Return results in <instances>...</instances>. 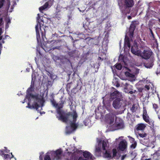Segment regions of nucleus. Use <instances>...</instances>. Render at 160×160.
I'll list each match as a JSON object with an SVG mask.
<instances>
[{
    "label": "nucleus",
    "instance_id": "nucleus-1",
    "mask_svg": "<svg viewBox=\"0 0 160 160\" xmlns=\"http://www.w3.org/2000/svg\"><path fill=\"white\" fill-rule=\"evenodd\" d=\"M64 101H62L57 109V112L58 116H57L58 120L63 122L67 123L69 121L70 117L72 116L71 112H68L61 109L63 107Z\"/></svg>",
    "mask_w": 160,
    "mask_h": 160
},
{
    "label": "nucleus",
    "instance_id": "nucleus-2",
    "mask_svg": "<svg viewBox=\"0 0 160 160\" xmlns=\"http://www.w3.org/2000/svg\"><path fill=\"white\" fill-rule=\"evenodd\" d=\"M123 97L121 93H120L117 90L111 93L110 95V99L114 100L112 105L115 109H118L121 107L122 101Z\"/></svg>",
    "mask_w": 160,
    "mask_h": 160
},
{
    "label": "nucleus",
    "instance_id": "nucleus-3",
    "mask_svg": "<svg viewBox=\"0 0 160 160\" xmlns=\"http://www.w3.org/2000/svg\"><path fill=\"white\" fill-rule=\"evenodd\" d=\"M140 48L142 49V51L141 50L138 56L145 60L148 59L152 56L153 53L149 47L140 45Z\"/></svg>",
    "mask_w": 160,
    "mask_h": 160
},
{
    "label": "nucleus",
    "instance_id": "nucleus-4",
    "mask_svg": "<svg viewBox=\"0 0 160 160\" xmlns=\"http://www.w3.org/2000/svg\"><path fill=\"white\" fill-rule=\"evenodd\" d=\"M32 91V85L30 87L28 88L27 90V94L26 96V98L27 99L28 101H31L32 99H35L36 100L40 101V98L38 97V95H33L31 93Z\"/></svg>",
    "mask_w": 160,
    "mask_h": 160
},
{
    "label": "nucleus",
    "instance_id": "nucleus-5",
    "mask_svg": "<svg viewBox=\"0 0 160 160\" xmlns=\"http://www.w3.org/2000/svg\"><path fill=\"white\" fill-rule=\"evenodd\" d=\"M77 117L78 115L76 111H73V114H72V116L70 117L69 121L68 122H70V126L73 129H76L78 127V125L76 123Z\"/></svg>",
    "mask_w": 160,
    "mask_h": 160
},
{
    "label": "nucleus",
    "instance_id": "nucleus-6",
    "mask_svg": "<svg viewBox=\"0 0 160 160\" xmlns=\"http://www.w3.org/2000/svg\"><path fill=\"white\" fill-rule=\"evenodd\" d=\"M33 101V103L31 105L30 102L31 101H28V105L26 107V108H28L30 109H35L37 111H38V109L40 107V105L38 103L42 104L43 100L42 99L40 98V101L36 100L35 99H32Z\"/></svg>",
    "mask_w": 160,
    "mask_h": 160
},
{
    "label": "nucleus",
    "instance_id": "nucleus-7",
    "mask_svg": "<svg viewBox=\"0 0 160 160\" xmlns=\"http://www.w3.org/2000/svg\"><path fill=\"white\" fill-rule=\"evenodd\" d=\"M141 50H138L137 43L134 42L133 45L132 46L131 49V52L134 54L138 56Z\"/></svg>",
    "mask_w": 160,
    "mask_h": 160
},
{
    "label": "nucleus",
    "instance_id": "nucleus-8",
    "mask_svg": "<svg viewBox=\"0 0 160 160\" xmlns=\"http://www.w3.org/2000/svg\"><path fill=\"white\" fill-rule=\"evenodd\" d=\"M54 1V0H49L46 2L43 6L39 8L40 11L42 12V10H45L47 8H50L53 5Z\"/></svg>",
    "mask_w": 160,
    "mask_h": 160
},
{
    "label": "nucleus",
    "instance_id": "nucleus-9",
    "mask_svg": "<svg viewBox=\"0 0 160 160\" xmlns=\"http://www.w3.org/2000/svg\"><path fill=\"white\" fill-rule=\"evenodd\" d=\"M135 21H132L129 28V36L130 38L133 37L134 32L136 27Z\"/></svg>",
    "mask_w": 160,
    "mask_h": 160
},
{
    "label": "nucleus",
    "instance_id": "nucleus-10",
    "mask_svg": "<svg viewBox=\"0 0 160 160\" xmlns=\"http://www.w3.org/2000/svg\"><path fill=\"white\" fill-rule=\"evenodd\" d=\"M38 16L37 17V22H38V23L35 26V30H36V35H37V41L38 42H39V40H40V35L39 33V29H38V24H39L40 25V28L41 29V25L40 24V22H39V20L40 19V16H39V14H38Z\"/></svg>",
    "mask_w": 160,
    "mask_h": 160
},
{
    "label": "nucleus",
    "instance_id": "nucleus-11",
    "mask_svg": "<svg viewBox=\"0 0 160 160\" xmlns=\"http://www.w3.org/2000/svg\"><path fill=\"white\" fill-rule=\"evenodd\" d=\"M134 4L133 0H124L123 6L126 8H132Z\"/></svg>",
    "mask_w": 160,
    "mask_h": 160
},
{
    "label": "nucleus",
    "instance_id": "nucleus-12",
    "mask_svg": "<svg viewBox=\"0 0 160 160\" xmlns=\"http://www.w3.org/2000/svg\"><path fill=\"white\" fill-rule=\"evenodd\" d=\"M127 146V143L123 141L120 142L118 145V148L120 150L124 151L126 148Z\"/></svg>",
    "mask_w": 160,
    "mask_h": 160
},
{
    "label": "nucleus",
    "instance_id": "nucleus-13",
    "mask_svg": "<svg viewBox=\"0 0 160 160\" xmlns=\"http://www.w3.org/2000/svg\"><path fill=\"white\" fill-rule=\"evenodd\" d=\"M62 151L61 149H58L54 152L55 158L57 160L61 158Z\"/></svg>",
    "mask_w": 160,
    "mask_h": 160
},
{
    "label": "nucleus",
    "instance_id": "nucleus-14",
    "mask_svg": "<svg viewBox=\"0 0 160 160\" xmlns=\"http://www.w3.org/2000/svg\"><path fill=\"white\" fill-rule=\"evenodd\" d=\"M124 46L128 48H130L131 47V45L130 42V39L129 38L126 36H125L124 39Z\"/></svg>",
    "mask_w": 160,
    "mask_h": 160
},
{
    "label": "nucleus",
    "instance_id": "nucleus-15",
    "mask_svg": "<svg viewBox=\"0 0 160 160\" xmlns=\"http://www.w3.org/2000/svg\"><path fill=\"white\" fill-rule=\"evenodd\" d=\"M112 152L106 150L103 154V156L105 158H112Z\"/></svg>",
    "mask_w": 160,
    "mask_h": 160
},
{
    "label": "nucleus",
    "instance_id": "nucleus-16",
    "mask_svg": "<svg viewBox=\"0 0 160 160\" xmlns=\"http://www.w3.org/2000/svg\"><path fill=\"white\" fill-rule=\"evenodd\" d=\"M83 156L87 159H92V154L89 152L85 151L83 152Z\"/></svg>",
    "mask_w": 160,
    "mask_h": 160
},
{
    "label": "nucleus",
    "instance_id": "nucleus-17",
    "mask_svg": "<svg viewBox=\"0 0 160 160\" xmlns=\"http://www.w3.org/2000/svg\"><path fill=\"white\" fill-rule=\"evenodd\" d=\"M116 123V127L119 129H122L124 127V124L123 122H117V120H115Z\"/></svg>",
    "mask_w": 160,
    "mask_h": 160
},
{
    "label": "nucleus",
    "instance_id": "nucleus-18",
    "mask_svg": "<svg viewBox=\"0 0 160 160\" xmlns=\"http://www.w3.org/2000/svg\"><path fill=\"white\" fill-rule=\"evenodd\" d=\"M145 125L143 124L140 123L137 125L136 129L138 130H142L145 128Z\"/></svg>",
    "mask_w": 160,
    "mask_h": 160
},
{
    "label": "nucleus",
    "instance_id": "nucleus-19",
    "mask_svg": "<svg viewBox=\"0 0 160 160\" xmlns=\"http://www.w3.org/2000/svg\"><path fill=\"white\" fill-rule=\"evenodd\" d=\"M137 155L135 153L133 152V151L130 152V153L128 154V158H130L131 160H132L136 157Z\"/></svg>",
    "mask_w": 160,
    "mask_h": 160
},
{
    "label": "nucleus",
    "instance_id": "nucleus-20",
    "mask_svg": "<svg viewBox=\"0 0 160 160\" xmlns=\"http://www.w3.org/2000/svg\"><path fill=\"white\" fill-rule=\"evenodd\" d=\"M11 153V156L8 154H4L3 157H4V160H10L13 157V156L12 154V153Z\"/></svg>",
    "mask_w": 160,
    "mask_h": 160
},
{
    "label": "nucleus",
    "instance_id": "nucleus-21",
    "mask_svg": "<svg viewBox=\"0 0 160 160\" xmlns=\"http://www.w3.org/2000/svg\"><path fill=\"white\" fill-rule=\"evenodd\" d=\"M143 118L144 120L147 122L151 125L150 122L149 120V117L148 115H142Z\"/></svg>",
    "mask_w": 160,
    "mask_h": 160
},
{
    "label": "nucleus",
    "instance_id": "nucleus-22",
    "mask_svg": "<svg viewBox=\"0 0 160 160\" xmlns=\"http://www.w3.org/2000/svg\"><path fill=\"white\" fill-rule=\"evenodd\" d=\"M66 58L65 57L63 56H60V58L59 60H60V62L62 64H64L66 62Z\"/></svg>",
    "mask_w": 160,
    "mask_h": 160
},
{
    "label": "nucleus",
    "instance_id": "nucleus-23",
    "mask_svg": "<svg viewBox=\"0 0 160 160\" xmlns=\"http://www.w3.org/2000/svg\"><path fill=\"white\" fill-rule=\"evenodd\" d=\"M153 65V64L152 62H151L150 63H147L145 64V66L147 68H152Z\"/></svg>",
    "mask_w": 160,
    "mask_h": 160
},
{
    "label": "nucleus",
    "instance_id": "nucleus-24",
    "mask_svg": "<svg viewBox=\"0 0 160 160\" xmlns=\"http://www.w3.org/2000/svg\"><path fill=\"white\" fill-rule=\"evenodd\" d=\"M50 101L52 103V105L54 107L56 108H57L58 106V104L56 103V101L54 99L51 100Z\"/></svg>",
    "mask_w": 160,
    "mask_h": 160
},
{
    "label": "nucleus",
    "instance_id": "nucleus-25",
    "mask_svg": "<svg viewBox=\"0 0 160 160\" xmlns=\"http://www.w3.org/2000/svg\"><path fill=\"white\" fill-rule=\"evenodd\" d=\"M118 153V152L116 149L115 148L112 149V158H114L117 156V155Z\"/></svg>",
    "mask_w": 160,
    "mask_h": 160
},
{
    "label": "nucleus",
    "instance_id": "nucleus-26",
    "mask_svg": "<svg viewBox=\"0 0 160 160\" xmlns=\"http://www.w3.org/2000/svg\"><path fill=\"white\" fill-rule=\"evenodd\" d=\"M152 40L153 41V46L154 47L158 48V44L157 40L155 38L154 39H152Z\"/></svg>",
    "mask_w": 160,
    "mask_h": 160
},
{
    "label": "nucleus",
    "instance_id": "nucleus-27",
    "mask_svg": "<svg viewBox=\"0 0 160 160\" xmlns=\"http://www.w3.org/2000/svg\"><path fill=\"white\" fill-rule=\"evenodd\" d=\"M122 65L120 63H117L115 65V68L118 70H120L122 68Z\"/></svg>",
    "mask_w": 160,
    "mask_h": 160
},
{
    "label": "nucleus",
    "instance_id": "nucleus-28",
    "mask_svg": "<svg viewBox=\"0 0 160 160\" xmlns=\"http://www.w3.org/2000/svg\"><path fill=\"white\" fill-rule=\"evenodd\" d=\"M107 147L106 142L103 141L102 142V148L103 150H106V148Z\"/></svg>",
    "mask_w": 160,
    "mask_h": 160
},
{
    "label": "nucleus",
    "instance_id": "nucleus-29",
    "mask_svg": "<svg viewBox=\"0 0 160 160\" xmlns=\"http://www.w3.org/2000/svg\"><path fill=\"white\" fill-rule=\"evenodd\" d=\"M150 88H151V87L150 85L149 84L148 85H145L143 88V89H144L145 91H148L149 90Z\"/></svg>",
    "mask_w": 160,
    "mask_h": 160
},
{
    "label": "nucleus",
    "instance_id": "nucleus-30",
    "mask_svg": "<svg viewBox=\"0 0 160 160\" xmlns=\"http://www.w3.org/2000/svg\"><path fill=\"white\" fill-rule=\"evenodd\" d=\"M138 135L142 138H143L146 137L147 134L145 133H138Z\"/></svg>",
    "mask_w": 160,
    "mask_h": 160
},
{
    "label": "nucleus",
    "instance_id": "nucleus-31",
    "mask_svg": "<svg viewBox=\"0 0 160 160\" xmlns=\"http://www.w3.org/2000/svg\"><path fill=\"white\" fill-rule=\"evenodd\" d=\"M149 30L150 32V33L151 34V35L150 36L151 38L152 39H154L155 38V37H154V34L151 28H149Z\"/></svg>",
    "mask_w": 160,
    "mask_h": 160
},
{
    "label": "nucleus",
    "instance_id": "nucleus-32",
    "mask_svg": "<svg viewBox=\"0 0 160 160\" xmlns=\"http://www.w3.org/2000/svg\"><path fill=\"white\" fill-rule=\"evenodd\" d=\"M72 84V82L68 83L67 85V90L69 91L71 88V84Z\"/></svg>",
    "mask_w": 160,
    "mask_h": 160
},
{
    "label": "nucleus",
    "instance_id": "nucleus-33",
    "mask_svg": "<svg viewBox=\"0 0 160 160\" xmlns=\"http://www.w3.org/2000/svg\"><path fill=\"white\" fill-rule=\"evenodd\" d=\"M137 145L136 142H134V143H132V144L130 146V148L132 149H134Z\"/></svg>",
    "mask_w": 160,
    "mask_h": 160
},
{
    "label": "nucleus",
    "instance_id": "nucleus-34",
    "mask_svg": "<svg viewBox=\"0 0 160 160\" xmlns=\"http://www.w3.org/2000/svg\"><path fill=\"white\" fill-rule=\"evenodd\" d=\"M43 29L44 30V32H43L42 31L41 32V35L43 39V40H44V38H46L45 37V29L43 28Z\"/></svg>",
    "mask_w": 160,
    "mask_h": 160
},
{
    "label": "nucleus",
    "instance_id": "nucleus-35",
    "mask_svg": "<svg viewBox=\"0 0 160 160\" xmlns=\"http://www.w3.org/2000/svg\"><path fill=\"white\" fill-rule=\"evenodd\" d=\"M128 137L129 138V140L131 143H134V142H136L135 141L134 139L132 137L130 136H128Z\"/></svg>",
    "mask_w": 160,
    "mask_h": 160
},
{
    "label": "nucleus",
    "instance_id": "nucleus-36",
    "mask_svg": "<svg viewBox=\"0 0 160 160\" xmlns=\"http://www.w3.org/2000/svg\"><path fill=\"white\" fill-rule=\"evenodd\" d=\"M60 58V57H59L54 55L53 56L52 58L54 61H56L58 60H59Z\"/></svg>",
    "mask_w": 160,
    "mask_h": 160
},
{
    "label": "nucleus",
    "instance_id": "nucleus-37",
    "mask_svg": "<svg viewBox=\"0 0 160 160\" xmlns=\"http://www.w3.org/2000/svg\"><path fill=\"white\" fill-rule=\"evenodd\" d=\"M143 115H148L147 111L145 108H143Z\"/></svg>",
    "mask_w": 160,
    "mask_h": 160
},
{
    "label": "nucleus",
    "instance_id": "nucleus-38",
    "mask_svg": "<svg viewBox=\"0 0 160 160\" xmlns=\"http://www.w3.org/2000/svg\"><path fill=\"white\" fill-rule=\"evenodd\" d=\"M124 86H125V89H128V87H132V86L129 85V84H128L127 83H125L124 84Z\"/></svg>",
    "mask_w": 160,
    "mask_h": 160
},
{
    "label": "nucleus",
    "instance_id": "nucleus-39",
    "mask_svg": "<svg viewBox=\"0 0 160 160\" xmlns=\"http://www.w3.org/2000/svg\"><path fill=\"white\" fill-rule=\"evenodd\" d=\"M44 160H51L50 156L48 155H46L44 157Z\"/></svg>",
    "mask_w": 160,
    "mask_h": 160
},
{
    "label": "nucleus",
    "instance_id": "nucleus-40",
    "mask_svg": "<svg viewBox=\"0 0 160 160\" xmlns=\"http://www.w3.org/2000/svg\"><path fill=\"white\" fill-rule=\"evenodd\" d=\"M55 16L57 18H61V14L58 13H56Z\"/></svg>",
    "mask_w": 160,
    "mask_h": 160
},
{
    "label": "nucleus",
    "instance_id": "nucleus-41",
    "mask_svg": "<svg viewBox=\"0 0 160 160\" xmlns=\"http://www.w3.org/2000/svg\"><path fill=\"white\" fill-rule=\"evenodd\" d=\"M153 108L155 110H156L157 108H158V105L156 104H153Z\"/></svg>",
    "mask_w": 160,
    "mask_h": 160
},
{
    "label": "nucleus",
    "instance_id": "nucleus-42",
    "mask_svg": "<svg viewBox=\"0 0 160 160\" xmlns=\"http://www.w3.org/2000/svg\"><path fill=\"white\" fill-rule=\"evenodd\" d=\"M128 158V154H125L124 155H123L121 158V160H123L124 159L126 158Z\"/></svg>",
    "mask_w": 160,
    "mask_h": 160
},
{
    "label": "nucleus",
    "instance_id": "nucleus-43",
    "mask_svg": "<svg viewBox=\"0 0 160 160\" xmlns=\"http://www.w3.org/2000/svg\"><path fill=\"white\" fill-rule=\"evenodd\" d=\"M2 33V29L1 28H0V41L1 40L2 38V36H1V35Z\"/></svg>",
    "mask_w": 160,
    "mask_h": 160
},
{
    "label": "nucleus",
    "instance_id": "nucleus-44",
    "mask_svg": "<svg viewBox=\"0 0 160 160\" xmlns=\"http://www.w3.org/2000/svg\"><path fill=\"white\" fill-rule=\"evenodd\" d=\"M156 74L158 75L159 74H160V68L157 69V71L156 72Z\"/></svg>",
    "mask_w": 160,
    "mask_h": 160
},
{
    "label": "nucleus",
    "instance_id": "nucleus-45",
    "mask_svg": "<svg viewBox=\"0 0 160 160\" xmlns=\"http://www.w3.org/2000/svg\"><path fill=\"white\" fill-rule=\"evenodd\" d=\"M60 46H56L53 47L52 49L53 50H54L55 49H60Z\"/></svg>",
    "mask_w": 160,
    "mask_h": 160
},
{
    "label": "nucleus",
    "instance_id": "nucleus-46",
    "mask_svg": "<svg viewBox=\"0 0 160 160\" xmlns=\"http://www.w3.org/2000/svg\"><path fill=\"white\" fill-rule=\"evenodd\" d=\"M4 154H5L4 153L3 151L1 150H0V155H4Z\"/></svg>",
    "mask_w": 160,
    "mask_h": 160
},
{
    "label": "nucleus",
    "instance_id": "nucleus-47",
    "mask_svg": "<svg viewBox=\"0 0 160 160\" xmlns=\"http://www.w3.org/2000/svg\"><path fill=\"white\" fill-rule=\"evenodd\" d=\"M76 88H73L71 90V92H73L75 93H76V92H74V90Z\"/></svg>",
    "mask_w": 160,
    "mask_h": 160
},
{
    "label": "nucleus",
    "instance_id": "nucleus-48",
    "mask_svg": "<svg viewBox=\"0 0 160 160\" xmlns=\"http://www.w3.org/2000/svg\"><path fill=\"white\" fill-rule=\"evenodd\" d=\"M5 39V38H2V41H1V42L3 44L5 43V41H4V40Z\"/></svg>",
    "mask_w": 160,
    "mask_h": 160
},
{
    "label": "nucleus",
    "instance_id": "nucleus-49",
    "mask_svg": "<svg viewBox=\"0 0 160 160\" xmlns=\"http://www.w3.org/2000/svg\"><path fill=\"white\" fill-rule=\"evenodd\" d=\"M3 3H2V2H0V8H1L3 6Z\"/></svg>",
    "mask_w": 160,
    "mask_h": 160
},
{
    "label": "nucleus",
    "instance_id": "nucleus-50",
    "mask_svg": "<svg viewBox=\"0 0 160 160\" xmlns=\"http://www.w3.org/2000/svg\"><path fill=\"white\" fill-rule=\"evenodd\" d=\"M120 86V85L119 83L117 82L116 85V86L117 87H119Z\"/></svg>",
    "mask_w": 160,
    "mask_h": 160
},
{
    "label": "nucleus",
    "instance_id": "nucleus-51",
    "mask_svg": "<svg viewBox=\"0 0 160 160\" xmlns=\"http://www.w3.org/2000/svg\"><path fill=\"white\" fill-rule=\"evenodd\" d=\"M32 81L33 79V78H34L35 79L36 78V77L35 76H33V75L32 74Z\"/></svg>",
    "mask_w": 160,
    "mask_h": 160
},
{
    "label": "nucleus",
    "instance_id": "nucleus-52",
    "mask_svg": "<svg viewBox=\"0 0 160 160\" xmlns=\"http://www.w3.org/2000/svg\"><path fill=\"white\" fill-rule=\"evenodd\" d=\"M78 160H88L86 159H84L83 158H82L80 157V158H79L78 159Z\"/></svg>",
    "mask_w": 160,
    "mask_h": 160
},
{
    "label": "nucleus",
    "instance_id": "nucleus-53",
    "mask_svg": "<svg viewBox=\"0 0 160 160\" xmlns=\"http://www.w3.org/2000/svg\"><path fill=\"white\" fill-rule=\"evenodd\" d=\"M2 43H0V51H1V50H2Z\"/></svg>",
    "mask_w": 160,
    "mask_h": 160
},
{
    "label": "nucleus",
    "instance_id": "nucleus-54",
    "mask_svg": "<svg viewBox=\"0 0 160 160\" xmlns=\"http://www.w3.org/2000/svg\"><path fill=\"white\" fill-rule=\"evenodd\" d=\"M40 160H43V158L41 155H40L39 156Z\"/></svg>",
    "mask_w": 160,
    "mask_h": 160
},
{
    "label": "nucleus",
    "instance_id": "nucleus-55",
    "mask_svg": "<svg viewBox=\"0 0 160 160\" xmlns=\"http://www.w3.org/2000/svg\"><path fill=\"white\" fill-rule=\"evenodd\" d=\"M98 61H100V60H103V59H102L101 57H98Z\"/></svg>",
    "mask_w": 160,
    "mask_h": 160
},
{
    "label": "nucleus",
    "instance_id": "nucleus-56",
    "mask_svg": "<svg viewBox=\"0 0 160 160\" xmlns=\"http://www.w3.org/2000/svg\"><path fill=\"white\" fill-rule=\"evenodd\" d=\"M128 20H130L132 18V17L130 16H129L128 17Z\"/></svg>",
    "mask_w": 160,
    "mask_h": 160
},
{
    "label": "nucleus",
    "instance_id": "nucleus-57",
    "mask_svg": "<svg viewBox=\"0 0 160 160\" xmlns=\"http://www.w3.org/2000/svg\"><path fill=\"white\" fill-rule=\"evenodd\" d=\"M143 90V88H140L139 89V91L140 92H142V91Z\"/></svg>",
    "mask_w": 160,
    "mask_h": 160
},
{
    "label": "nucleus",
    "instance_id": "nucleus-58",
    "mask_svg": "<svg viewBox=\"0 0 160 160\" xmlns=\"http://www.w3.org/2000/svg\"><path fill=\"white\" fill-rule=\"evenodd\" d=\"M122 11V13H123V14H126V13H125V11L123 10H121Z\"/></svg>",
    "mask_w": 160,
    "mask_h": 160
},
{
    "label": "nucleus",
    "instance_id": "nucleus-59",
    "mask_svg": "<svg viewBox=\"0 0 160 160\" xmlns=\"http://www.w3.org/2000/svg\"><path fill=\"white\" fill-rule=\"evenodd\" d=\"M129 93L131 94H132L133 93V92L132 91H131L129 92Z\"/></svg>",
    "mask_w": 160,
    "mask_h": 160
},
{
    "label": "nucleus",
    "instance_id": "nucleus-60",
    "mask_svg": "<svg viewBox=\"0 0 160 160\" xmlns=\"http://www.w3.org/2000/svg\"><path fill=\"white\" fill-rule=\"evenodd\" d=\"M57 36V34L56 33H55L54 34H53L52 35V36L53 37H55V36Z\"/></svg>",
    "mask_w": 160,
    "mask_h": 160
},
{
    "label": "nucleus",
    "instance_id": "nucleus-61",
    "mask_svg": "<svg viewBox=\"0 0 160 160\" xmlns=\"http://www.w3.org/2000/svg\"><path fill=\"white\" fill-rule=\"evenodd\" d=\"M4 1H5V0H0V2H2V3H3Z\"/></svg>",
    "mask_w": 160,
    "mask_h": 160
},
{
    "label": "nucleus",
    "instance_id": "nucleus-62",
    "mask_svg": "<svg viewBox=\"0 0 160 160\" xmlns=\"http://www.w3.org/2000/svg\"><path fill=\"white\" fill-rule=\"evenodd\" d=\"M9 36H8V35H6L5 37V38H5V39L7 37H9Z\"/></svg>",
    "mask_w": 160,
    "mask_h": 160
},
{
    "label": "nucleus",
    "instance_id": "nucleus-63",
    "mask_svg": "<svg viewBox=\"0 0 160 160\" xmlns=\"http://www.w3.org/2000/svg\"><path fill=\"white\" fill-rule=\"evenodd\" d=\"M136 92V90H135L134 92H133V93H135Z\"/></svg>",
    "mask_w": 160,
    "mask_h": 160
},
{
    "label": "nucleus",
    "instance_id": "nucleus-64",
    "mask_svg": "<svg viewBox=\"0 0 160 160\" xmlns=\"http://www.w3.org/2000/svg\"><path fill=\"white\" fill-rule=\"evenodd\" d=\"M158 21L160 22V18L158 19Z\"/></svg>",
    "mask_w": 160,
    "mask_h": 160
}]
</instances>
